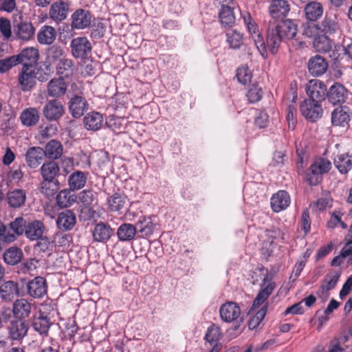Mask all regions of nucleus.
Returning <instances> with one entry per match:
<instances>
[{"instance_id":"f257e3e1","label":"nucleus","mask_w":352,"mask_h":352,"mask_svg":"<svg viewBox=\"0 0 352 352\" xmlns=\"http://www.w3.org/2000/svg\"><path fill=\"white\" fill-rule=\"evenodd\" d=\"M48 75L41 67H32V65H24L19 75V82L24 91H30L36 85V79L43 82L47 80Z\"/></svg>"},{"instance_id":"f03ea898","label":"nucleus","mask_w":352,"mask_h":352,"mask_svg":"<svg viewBox=\"0 0 352 352\" xmlns=\"http://www.w3.org/2000/svg\"><path fill=\"white\" fill-rule=\"evenodd\" d=\"M339 28L336 17L334 16H326L320 24H311L307 25L304 30V34L308 37L315 36L317 32L323 34H332Z\"/></svg>"},{"instance_id":"7ed1b4c3","label":"nucleus","mask_w":352,"mask_h":352,"mask_svg":"<svg viewBox=\"0 0 352 352\" xmlns=\"http://www.w3.org/2000/svg\"><path fill=\"white\" fill-rule=\"evenodd\" d=\"M242 17L258 52L264 58H267V52L266 50L265 43L257 25L249 12H245L243 13Z\"/></svg>"},{"instance_id":"20e7f679","label":"nucleus","mask_w":352,"mask_h":352,"mask_svg":"<svg viewBox=\"0 0 352 352\" xmlns=\"http://www.w3.org/2000/svg\"><path fill=\"white\" fill-rule=\"evenodd\" d=\"M331 169V163L329 160L318 158L309 167L307 174V182L311 186H316L321 181V175L327 173Z\"/></svg>"},{"instance_id":"39448f33","label":"nucleus","mask_w":352,"mask_h":352,"mask_svg":"<svg viewBox=\"0 0 352 352\" xmlns=\"http://www.w3.org/2000/svg\"><path fill=\"white\" fill-rule=\"evenodd\" d=\"M221 8L219 13L221 23L224 26H231L235 23V10L238 8L234 0H221Z\"/></svg>"},{"instance_id":"423d86ee","label":"nucleus","mask_w":352,"mask_h":352,"mask_svg":"<svg viewBox=\"0 0 352 352\" xmlns=\"http://www.w3.org/2000/svg\"><path fill=\"white\" fill-rule=\"evenodd\" d=\"M36 29L32 23L28 21H20L13 25V36L22 41H29L34 38Z\"/></svg>"},{"instance_id":"0eeeda50","label":"nucleus","mask_w":352,"mask_h":352,"mask_svg":"<svg viewBox=\"0 0 352 352\" xmlns=\"http://www.w3.org/2000/svg\"><path fill=\"white\" fill-rule=\"evenodd\" d=\"M305 90L309 100L319 102L324 99L327 88L320 80L311 79L307 83Z\"/></svg>"},{"instance_id":"6e6552de","label":"nucleus","mask_w":352,"mask_h":352,"mask_svg":"<svg viewBox=\"0 0 352 352\" xmlns=\"http://www.w3.org/2000/svg\"><path fill=\"white\" fill-rule=\"evenodd\" d=\"M290 11V4L287 0H270L267 12L272 19L282 20L285 18Z\"/></svg>"},{"instance_id":"1a4fd4ad","label":"nucleus","mask_w":352,"mask_h":352,"mask_svg":"<svg viewBox=\"0 0 352 352\" xmlns=\"http://www.w3.org/2000/svg\"><path fill=\"white\" fill-rule=\"evenodd\" d=\"M241 314L239 305L232 301L223 303L219 309V316L221 320L227 323L237 321Z\"/></svg>"},{"instance_id":"9d476101","label":"nucleus","mask_w":352,"mask_h":352,"mask_svg":"<svg viewBox=\"0 0 352 352\" xmlns=\"http://www.w3.org/2000/svg\"><path fill=\"white\" fill-rule=\"evenodd\" d=\"M92 16L89 11L85 9L76 10L71 16V26L73 29L84 30L91 25Z\"/></svg>"},{"instance_id":"9b49d317","label":"nucleus","mask_w":352,"mask_h":352,"mask_svg":"<svg viewBox=\"0 0 352 352\" xmlns=\"http://www.w3.org/2000/svg\"><path fill=\"white\" fill-rule=\"evenodd\" d=\"M300 110L306 119L311 121L316 120L322 114V109L318 102L308 99L305 100L300 104Z\"/></svg>"},{"instance_id":"f8f14e48","label":"nucleus","mask_w":352,"mask_h":352,"mask_svg":"<svg viewBox=\"0 0 352 352\" xmlns=\"http://www.w3.org/2000/svg\"><path fill=\"white\" fill-rule=\"evenodd\" d=\"M48 58L52 63L58 62L56 65V72L58 74H63L66 70V59L64 56L63 48L57 45L51 46L48 50Z\"/></svg>"},{"instance_id":"ddd939ff","label":"nucleus","mask_w":352,"mask_h":352,"mask_svg":"<svg viewBox=\"0 0 352 352\" xmlns=\"http://www.w3.org/2000/svg\"><path fill=\"white\" fill-rule=\"evenodd\" d=\"M27 289L30 296L34 298H42L47 291L46 280L41 276H36L28 282Z\"/></svg>"},{"instance_id":"4468645a","label":"nucleus","mask_w":352,"mask_h":352,"mask_svg":"<svg viewBox=\"0 0 352 352\" xmlns=\"http://www.w3.org/2000/svg\"><path fill=\"white\" fill-rule=\"evenodd\" d=\"M29 327L23 320H14L10 322L8 326L9 337L12 340H21L27 334Z\"/></svg>"},{"instance_id":"2eb2a0df","label":"nucleus","mask_w":352,"mask_h":352,"mask_svg":"<svg viewBox=\"0 0 352 352\" xmlns=\"http://www.w3.org/2000/svg\"><path fill=\"white\" fill-rule=\"evenodd\" d=\"M72 55L76 58H84L91 52V45L86 37H78L71 42Z\"/></svg>"},{"instance_id":"dca6fc26","label":"nucleus","mask_w":352,"mask_h":352,"mask_svg":"<svg viewBox=\"0 0 352 352\" xmlns=\"http://www.w3.org/2000/svg\"><path fill=\"white\" fill-rule=\"evenodd\" d=\"M18 63H22L23 65H32V67H36L35 65L39 59L38 50L34 47H25L21 52L16 55Z\"/></svg>"},{"instance_id":"f3484780","label":"nucleus","mask_w":352,"mask_h":352,"mask_svg":"<svg viewBox=\"0 0 352 352\" xmlns=\"http://www.w3.org/2000/svg\"><path fill=\"white\" fill-rule=\"evenodd\" d=\"M291 199L287 192L279 190L271 198V207L274 212H279L285 210L290 204Z\"/></svg>"},{"instance_id":"a211bd4d","label":"nucleus","mask_w":352,"mask_h":352,"mask_svg":"<svg viewBox=\"0 0 352 352\" xmlns=\"http://www.w3.org/2000/svg\"><path fill=\"white\" fill-rule=\"evenodd\" d=\"M340 276V272L332 271L328 273L317 292L318 296L327 298L329 295V291L333 289L337 285Z\"/></svg>"},{"instance_id":"6ab92c4d","label":"nucleus","mask_w":352,"mask_h":352,"mask_svg":"<svg viewBox=\"0 0 352 352\" xmlns=\"http://www.w3.org/2000/svg\"><path fill=\"white\" fill-rule=\"evenodd\" d=\"M274 30L283 39L293 38L298 32L297 25L290 19H282L280 23L274 25Z\"/></svg>"},{"instance_id":"aec40b11","label":"nucleus","mask_w":352,"mask_h":352,"mask_svg":"<svg viewBox=\"0 0 352 352\" xmlns=\"http://www.w3.org/2000/svg\"><path fill=\"white\" fill-rule=\"evenodd\" d=\"M88 108V104L85 98L80 96H74L69 102V109L71 115L78 118L81 117Z\"/></svg>"},{"instance_id":"412c9836","label":"nucleus","mask_w":352,"mask_h":352,"mask_svg":"<svg viewBox=\"0 0 352 352\" xmlns=\"http://www.w3.org/2000/svg\"><path fill=\"white\" fill-rule=\"evenodd\" d=\"M274 22L269 21L267 28V36L266 48L268 47L269 50L272 54H275L278 50L280 44L283 39L280 35L274 30Z\"/></svg>"},{"instance_id":"4be33fe9","label":"nucleus","mask_w":352,"mask_h":352,"mask_svg":"<svg viewBox=\"0 0 352 352\" xmlns=\"http://www.w3.org/2000/svg\"><path fill=\"white\" fill-rule=\"evenodd\" d=\"M44 223L39 220H33L27 223L25 235L30 241L38 240L43 236Z\"/></svg>"},{"instance_id":"5701e85b","label":"nucleus","mask_w":352,"mask_h":352,"mask_svg":"<svg viewBox=\"0 0 352 352\" xmlns=\"http://www.w3.org/2000/svg\"><path fill=\"white\" fill-rule=\"evenodd\" d=\"M347 90L340 84L333 85L328 92V100L333 104L344 103L347 98Z\"/></svg>"},{"instance_id":"b1692460","label":"nucleus","mask_w":352,"mask_h":352,"mask_svg":"<svg viewBox=\"0 0 352 352\" xmlns=\"http://www.w3.org/2000/svg\"><path fill=\"white\" fill-rule=\"evenodd\" d=\"M307 67L312 76H319L325 73L328 63L323 57L316 55L309 60Z\"/></svg>"},{"instance_id":"393cba45","label":"nucleus","mask_w":352,"mask_h":352,"mask_svg":"<svg viewBox=\"0 0 352 352\" xmlns=\"http://www.w3.org/2000/svg\"><path fill=\"white\" fill-rule=\"evenodd\" d=\"M43 111L44 116L47 120H55L63 115L64 107L57 100H52L45 104Z\"/></svg>"},{"instance_id":"a878e982","label":"nucleus","mask_w":352,"mask_h":352,"mask_svg":"<svg viewBox=\"0 0 352 352\" xmlns=\"http://www.w3.org/2000/svg\"><path fill=\"white\" fill-rule=\"evenodd\" d=\"M44 150L40 146H32L28 149L25 161L31 168H36L41 163L45 157Z\"/></svg>"},{"instance_id":"bb28decb","label":"nucleus","mask_w":352,"mask_h":352,"mask_svg":"<svg viewBox=\"0 0 352 352\" xmlns=\"http://www.w3.org/2000/svg\"><path fill=\"white\" fill-rule=\"evenodd\" d=\"M19 293V285L12 280L6 281L0 285V298L4 301H12Z\"/></svg>"},{"instance_id":"cd10ccee","label":"nucleus","mask_w":352,"mask_h":352,"mask_svg":"<svg viewBox=\"0 0 352 352\" xmlns=\"http://www.w3.org/2000/svg\"><path fill=\"white\" fill-rule=\"evenodd\" d=\"M351 120V112L346 107L336 108L331 113V122L335 126H345Z\"/></svg>"},{"instance_id":"c85d7f7f","label":"nucleus","mask_w":352,"mask_h":352,"mask_svg":"<svg viewBox=\"0 0 352 352\" xmlns=\"http://www.w3.org/2000/svg\"><path fill=\"white\" fill-rule=\"evenodd\" d=\"M13 314L19 320L28 318L32 311L31 304L24 298L17 299L13 304Z\"/></svg>"},{"instance_id":"c756f323","label":"nucleus","mask_w":352,"mask_h":352,"mask_svg":"<svg viewBox=\"0 0 352 352\" xmlns=\"http://www.w3.org/2000/svg\"><path fill=\"white\" fill-rule=\"evenodd\" d=\"M47 92L52 97H59L66 92V82L63 76L52 79L47 85Z\"/></svg>"},{"instance_id":"7c9ffc66","label":"nucleus","mask_w":352,"mask_h":352,"mask_svg":"<svg viewBox=\"0 0 352 352\" xmlns=\"http://www.w3.org/2000/svg\"><path fill=\"white\" fill-rule=\"evenodd\" d=\"M333 163L340 173L346 174L352 168V156L348 153H338L335 155Z\"/></svg>"},{"instance_id":"2f4dec72","label":"nucleus","mask_w":352,"mask_h":352,"mask_svg":"<svg viewBox=\"0 0 352 352\" xmlns=\"http://www.w3.org/2000/svg\"><path fill=\"white\" fill-rule=\"evenodd\" d=\"M83 122L87 130L98 131L102 126L103 117L100 113L92 111L84 117Z\"/></svg>"},{"instance_id":"473e14b6","label":"nucleus","mask_w":352,"mask_h":352,"mask_svg":"<svg viewBox=\"0 0 352 352\" xmlns=\"http://www.w3.org/2000/svg\"><path fill=\"white\" fill-rule=\"evenodd\" d=\"M113 234L111 228L105 223H98L93 232L92 236L95 241L97 242H106L107 241Z\"/></svg>"},{"instance_id":"72a5a7b5","label":"nucleus","mask_w":352,"mask_h":352,"mask_svg":"<svg viewBox=\"0 0 352 352\" xmlns=\"http://www.w3.org/2000/svg\"><path fill=\"white\" fill-rule=\"evenodd\" d=\"M304 12L308 21H316L322 16L323 7L319 2L311 1L305 6Z\"/></svg>"},{"instance_id":"f704fd0d","label":"nucleus","mask_w":352,"mask_h":352,"mask_svg":"<svg viewBox=\"0 0 352 352\" xmlns=\"http://www.w3.org/2000/svg\"><path fill=\"white\" fill-rule=\"evenodd\" d=\"M7 200L10 207L13 208H20L23 206L25 202V191L22 189H15L9 191L7 194Z\"/></svg>"},{"instance_id":"c9c22d12","label":"nucleus","mask_w":352,"mask_h":352,"mask_svg":"<svg viewBox=\"0 0 352 352\" xmlns=\"http://www.w3.org/2000/svg\"><path fill=\"white\" fill-rule=\"evenodd\" d=\"M313 45L315 50L320 53H327L331 50L332 41L325 34L316 32Z\"/></svg>"},{"instance_id":"e433bc0d","label":"nucleus","mask_w":352,"mask_h":352,"mask_svg":"<svg viewBox=\"0 0 352 352\" xmlns=\"http://www.w3.org/2000/svg\"><path fill=\"white\" fill-rule=\"evenodd\" d=\"M55 38V29L50 25L42 26L37 33V41L42 45H51Z\"/></svg>"},{"instance_id":"4c0bfd02","label":"nucleus","mask_w":352,"mask_h":352,"mask_svg":"<svg viewBox=\"0 0 352 352\" xmlns=\"http://www.w3.org/2000/svg\"><path fill=\"white\" fill-rule=\"evenodd\" d=\"M52 324V320L49 318H45L43 316H41L36 314L32 319V327L34 331L38 332L42 336H47L49 329Z\"/></svg>"},{"instance_id":"58836bf2","label":"nucleus","mask_w":352,"mask_h":352,"mask_svg":"<svg viewBox=\"0 0 352 352\" xmlns=\"http://www.w3.org/2000/svg\"><path fill=\"white\" fill-rule=\"evenodd\" d=\"M23 256V251L17 247H11L3 253V260L6 263L10 265H15L20 263Z\"/></svg>"},{"instance_id":"ea45409f","label":"nucleus","mask_w":352,"mask_h":352,"mask_svg":"<svg viewBox=\"0 0 352 352\" xmlns=\"http://www.w3.org/2000/svg\"><path fill=\"white\" fill-rule=\"evenodd\" d=\"M60 168L55 162L44 163L41 168V174L45 180H57L56 177L59 175Z\"/></svg>"},{"instance_id":"a19ab883","label":"nucleus","mask_w":352,"mask_h":352,"mask_svg":"<svg viewBox=\"0 0 352 352\" xmlns=\"http://www.w3.org/2000/svg\"><path fill=\"white\" fill-rule=\"evenodd\" d=\"M126 197L124 195L114 193L107 199L108 208L111 212H119L126 205Z\"/></svg>"},{"instance_id":"79ce46f5","label":"nucleus","mask_w":352,"mask_h":352,"mask_svg":"<svg viewBox=\"0 0 352 352\" xmlns=\"http://www.w3.org/2000/svg\"><path fill=\"white\" fill-rule=\"evenodd\" d=\"M20 119L24 126H34L39 120V113L36 108H28L22 111Z\"/></svg>"},{"instance_id":"37998d69","label":"nucleus","mask_w":352,"mask_h":352,"mask_svg":"<svg viewBox=\"0 0 352 352\" xmlns=\"http://www.w3.org/2000/svg\"><path fill=\"white\" fill-rule=\"evenodd\" d=\"M137 232L136 227L131 223L122 224L117 230V236L120 241H127L134 239Z\"/></svg>"},{"instance_id":"c03bdc74","label":"nucleus","mask_w":352,"mask_h":352,"mask_svg":"<svg viewBox=\"0 0 352 352\" xmlns=\"http://www.w3.org/2000/svg\"><path fill=\"white\" fill-rule=\"evenodd\" d=\"M44 153L45 157L50 159H58L63 154L62 144L57 140H52L46 144Z\"/></svg>"},{"instance_id":"a18cd8bd","label":"nucleus","mask_w":352,"mask_h":352,"mask_svg":"<svg viewBox=\"0 0 352 352\" xmlns=\"http://www.w3.org/2000/svg\"><path fill=\"white\" fill-rule=\"evenodd\" d=\"M87 182V177L82 171L78 170L72 173L69 178L68 182L72 190L82 188Z\"/></svg>"},{"instance_id":"49530a36","label":"nucleus","mask_w":352,"mask_h":352,"mask_svg":"<svg viewBox=\"0 0 352 352\" xmlns=\"http://www.w3.org/2000/svg\"><path fill=\"white\" fill-rule=\"evenodd\" d=\"M136 229L142 236H148L153 232L154 224L149 218L142 217L136 223Z\"/></svg>"},{"instance_id":"de8ad7c7","label":"nucleus","mask_w":352,"mask_h":352,"mask_svg":"<svg viewBox=\"0 0 352 352\" xmlns=\"http://www.w3.org/2000/svg\"><path fill=\"white\" fill-rule=\"evenodd\" d=\"M50 17L55 21H63L66 18V6L63 1L54 3L50 10Z\"/></svg>"},{"instance_id":"09e8293b","label":"nucleus","mask_w":352,"mask_h":352,"mask_svg":"<svg viewBox=\"0 0 352 352\" xmlns=\"http://www.w3.org/2000/svg\"><path fill=\"white\" fill-rule=\"evenodd\" d=\"M58 180H45L41 184V192L46 197H52L59 189Z\"/></svg>"},{"instance_id":"8fccbe9b","label":"nucleus","mask_w":352,"mask_h":352,"mask_svg":"<svg viewBox=\"0 0 352 352\" xmlns=\"http://www.w3.org/2000/svg\"><path fill=\"white\" fill-rule=\"evenodd\" d=\"M342 215L343 213L339 210L331 212L330 219L327 222V227L329 229H334L340 226L344 230L346 229L347 225L342 220Z\"/></svg>"},{"instance_id":"3c124183","label":"nucleus","mask_w":352,"mask_h":352,"mask_svg":"<svg viewBox=\"0 0 352 352\" xmlns=\"http://www.w3.org/2000/svg\"><path fill=\"white\" fill-rule=\"evenodd\" d=\"M221 336V329L219 327L217 326L214 324L210 325L206 331L205 335L206 340L210 343H219V340H220Z\"/></svg>"},{"instance_id":"603ef678","label":"nucleus","mask_w":352,"mask_h":352,"mask_svg":"<svg viewBox=\"0 0 352 352\" xmlns=\"http://www.w3.org/2000/svg\"><path fill=\"white\" fill-rule=\"evenodd\" d=\"M54 312V304L52 303V301H45L40 305L38 311L36 314L41 316L45 317V318H49L50 320H52Z\"/></svg>"},{"instance_id":"864d4df0","label":"nucleus","mask_w":352,"mask_h":352,"mask_svg":"<svg viewBox=\"0 0 352 352\" xmlns=\"http://www.w3.org/2000/svg\"><path fill=\"white\" fill-rule=\"evenodd\" d=\"M267 313V306L262 307L249 321L248 327L250 329H256L264 319Z\"/></svg>"},{"instance_id":"5fc2aeb1","label":"nucleus","mask_w":352,"mask_h":352,"mask_svg":"<svg viewBox=\"0 0 352 352\" xmlns=\"http://www.w3.org/2000/svg\"><path fill=\"white\" fill-rule=\"evenodd\" d=\"M236 76L240 83L246 85L250 82L252 73L248 66L243 65L237 69Z\"/></svg>"},{"instance_id":"6e6d98bb","label":"nucleus","mask_w":352,"mask_h":352,"mask_svg":"<svg viewBox=\"0 0 352 352\" xmlns=\"http://www.w3.org/2000/svg\"><path fill=\"white\" fill-rule=\"evenodd\" d=\"M332 199L330 197H321L312 204L314 212H322L332 206Z\"/></svg>"},{"instance_id":"4d7b16f0","label":"nucleus","mask_w":352,"mask_h":352,"mask_svg":"<svg viewBox=\"0 0 352 352\" xmlns=\"http://www.w3.org/2000/svg\"><path fill=\"white\" fill-rule=\"evenodd\" d=\"M27 223L26 221L23 217H20L12 221L10 223V227L15 234L19 236L25 233Z\"/></svg>"},{"instance_id":"13d9d810","label":"nucleus","mask_w":352,"mask_h":352,"mask_svg":"<svg viewBox=\"0 0 352 352\" xmlns=\"http://www.w3.org/2000/svg\"><path fill=\"white\" fill-rule=\"evenodd\" d=\"M227 41L232 48L237 49L243 44V37L241 33L232 31L227 34Z\"/></svg>"},{"instance_id":"bf43d9fd","label":"nucleus","mask_w":352,"mask_h":352,"mask_svg":"<svg viewBox=\"0 0 352 352\" xmlns=\"http://www.w3.org/2000/svg\"><path fill=\"white\" fill-rule=\"evenodd\" d=\"M275 287V283L272 280L271 278L267 276L263 279L261 283V291L259 292V294L268 298V297L273 292Z\"/></svg>"},{"instance_id":"052dcab7","label":"nucleus","mask_w":352,"mask_h":352,"mask_svg":"<svg viewBox=\"0 0 352 352\" xmlns=\"http://www.w3.org/2000/svg\"><path fill=\"white\" fill-rule=\"evenodd\" d=\"M124 120L122 118L111 116L107 122L108 126L116 133H120L124 129Z\"/></svg>"},{"instance_id":"680f3d73","label":"nucleus","mask_w":352,"mask_h":352,"mask_svg":"<svg viewBox=\"0 0 352 352\" xmlns=\"http://www.w3.org/2000/svg\"><path fill=\"white\" fill-rule=\"evenodd\" d=\"M0 32L5 40H9L12 36L10 21L8 18H0Z\"/></svg>"},{"instance_id":"e2e57ef3","label":"nucleus","mask_w":352,"mask_h":352,"mask_svg":"<svg viewBox=\"0 0 352 352\" xmlns=\"http://www.w3.org/2000/svg\"><path fill=\"white\" fill-rule=\"evenodd\" d=\"M18 64L16 55L1 59L0 60V73H5Z\"/></svg>"},{"instance_id":"0e129e2a","label":"nucleus","mask_w":352,"mask_h":352,"mask_svg":"<svg viewBox=\"0 0 352 352\" xmlns=\"http://www.w3.org/2000/svg\"><path fill=\"white\" fill-rule=\"evenodd\" d=\"M286 120L288 124V127L291 130H294L297 124L296 109L294 105L288 106L287 109Z\"/></svg>"},{"instance_id":"69168bd1","label":"nucleus","mask_w":352,"mask_h":352,"mask_svg":"<svg viewBox=\"0 0 352 352\" xmlns=\"http://www.w3.org/2000/svg\"><path fill=\"white\" fill-rule=\"evenodd\" d=\"M262 89L258 85H254L248 90L247 96L250 102L254 103L259 101L262 98Z\"/></svg>"},{"instance_id":"338daca9","label":"nucleus","mask_w":352,"mask_h":352,"mask_svg":"<svg viewBox=\"0 0 352 352\" xmlns=\"http://www.w3.org/2000/svg\"><path fill=\"white\" fill-rule=\"evenodd\" d=\"M15 239V234L11 233L8 228L0 221V240L6 243H11Z\"/></svg>"},{"instance_id":"774afa93","label":"nucleus","mask_w":352,"mask_h":352,"mask_svg":"<svg viewBox=\"0 0 352 352\" xmlns=\"http://www.w3.org/2000/svg\"><path fill=\"white\" fill-rule=\"evenodd\" d=\"M106 32V26L105 25L100 21L95 23L92 25L91 31V35L93 38H102Z\"/></svg>"}]
</instances>
